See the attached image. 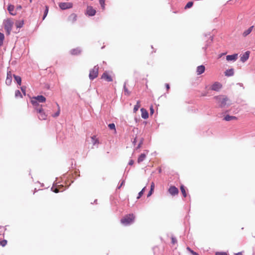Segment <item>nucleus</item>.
<instances>
[{
    "instance_id": "nucleus-33",
    "label": "nucleus",
    "mask_w": 255,
    "mask_h": 255,
    "mask_svg": "<svg viewBox=\"0 0 255 255\" xmlns=\"http://www.w3.org/2000/svg\"><path fill=\"white\" fill-rule=\"evenodd\" d=\"M4 38V34L0 32V46H1L3 44Z\"/></svg>"
},
{
    "instance_id": "nucleus-37",
    "label": "nucleus",
    "mask_w": 255,
    "mask_h": 255,
    "mask_svg": "<svg viewBox=\"0 0 255 255\" xmlns=\"http://www.w3.org/2000/svg\"><path fill=\"white\" fill-rule=\"evenodd\" d=\"M105 0H99V3L102 8L103 9H105Z\"/></svg>"
},
{
    "instance_id": "nucleus-51",
    "label": "nucleus",
    "mask_w": 255,
    "mask_h": 255,
    "mask_svg": "<svg viewBox=\"0 0 255 255\" xmlns=\"http://www.w3.org/2000/svg\"><path fill=\"white\" fill-rule=\"evenodd\" d=\"M125 181L124 180H123L122 183H121V184L118 186V188H120L124 184Z\"/></svg>"
},
{
    "instance_id": "nucleus-32",
    "label": "nucleus",
    "mask_w": 255,
    "mask_h": 255,
    "mask_svg": "<svg viewBox=\"0 0 255 255\" xmlns=\"http://www.w3.org/2000/svg\"><path fill=\"white\" fill-rule=\"evenodd\" d=\"M24 22L23 21H18L16 22V25L17 28H21L23 25Z\"/></svg>"
},
{
    "instance_id": "nucleus-47",
    "label": "nucleus",
    "mask_w": 255,
    "mask_h": 255,
    "mask_svg": "<svg viewBox=\"0 0 255 255\" xmlns=\"http://www.w3.org/2000/svg\"><path fill=\"white\" fill-rule=\"evenodd\" d=\"M154 188V183L152 182L150 186V189H152V191H153Z\"/></svg>"
},
{
    "instance_id": "nucleus-40",
    "label": "nucleus",
    "mask_w": 255,
    "mask_h": 255,
    "mask_svg": "<svg viewBox=\"0 0 255 255\" xmlns=\"http://www.w3.org/2000/svg\"><path fill=\"white\" fill-rule=\"evenodd\" d=\"M6 243L7 241L6 240H3L0 242V244L2 247H4L6 245Z\"/></svg>"
},
{
    "instance_id": "nucleus-44",
    "label": "nucleus",
    "mask_w": 255,
    "mask_h": 255,
    "mask_svg": "<svg viewBox=\"0 0 255 255\" xmlns=\"http://www.w3.org/2000/svg\"><path fill=\"white\" fill-rule=\"evenodd\" d=\"M153 193L152 189H150V191H149L148 194H147V197L150 196Z\"/></svg>"
},
{
    "instance_id": "nucleus-6",
    "label": "nucleus",
    "mask_w": 255,
    "mask_h": 255,
    "mask_svg": "<svg viewBox=\"0 0 255 255\" xmlns=\"http://www.w3.org/2000/svg\"><path fill=\"white\" fill-rule=\"evenodd\" d=\"M99 67L96 65L94 68L90 71L89 78L90 80H93L97 77L98 75Z\"/></svg>"
},
{
    "instance_id": "nucleus-2",
    "label": "nucleus",
    "mask_w": 255,
    "mask_h": 255,
    "mask_svg": "<svg viewBox=\"0 0 255 255\" xmlns=\"http://www.w3.org/2000/svg\"><path fill=\"white\" fill-rule=\"evenodd\" d=\"M45 101L46 98L42 95L33 97L31 99V103L34 108L41 107V106L39 105L38 102L43 103Z\"/></svg>"
},
{
    "instance_id": "nucleus-45",
    "label": "nucleus",
    "mask_w": 255,
    "mask_h": 255,
    "mask_svg": "<svg viewBox=\"0 0 255 255\" xmlns=\"http://www.w3.org/2000/svg\"><path fill=\"white\" fill-rule=\"evenodd\" d=\"M133 163H134V161L132 159L130 160L128 162V164L130 165H133Z\"/></svg>"
},
{
    "instance_id": "nucleus-15",
    "label": "nucleus",
    "mask_w": 255,
    "mask_h": 255,
    "mask_svg": "<svg viewBox=\"0 0 255 255\" xmlns=\"http://www.w3.org/2000/svg\"><path fill=\"white\" fill-rule=\"evenodd\" d=\"M102 78L105 79L108 82H112L113 81V79L112 77L109 75L107 72H104L102 76Z\"/></svg>"
},
{
    "instance_id": "nucleus-21",
    "label": "nucleus",
    "mask_w": 255,
    "mask_h": 255,
    "mask_svg": "<svg viewBox=\"0 0 255 255\" xmlns=\"http://www.w3.org/2000/svg\"><path fill=\"white\" fill-rule=\"evenodd\" d=\"M14 6L12 4H9L7 7V10L9 13L12 15H16V12H13Z\"/></svg>"
},
{
    "instance_id": "nucleus-13",
    "label": "nucleus",
    "mask_w": 255,
    "mask_h": 255,
    "mask_svg": "<svg viewBox=\"0 0 255 255\" xmlns=\"http://www.w3.org/2000/svg\"><path fill=\"white\" fill-rule=\"evenodd\" d=\"M65 189H63V186L62 185H57L56 187H54V186L51 188V190L57 193L60 191H63Z\"/></svg>"
},
{
    "instance_id": "nucleus-7",
    "label": "nucleus",
    "mask_w": 255,
    "mask_h": 255,
    "mask_svg": "<svg viewBox=\"0 0 255 255\" xmlns=\"http://www.w3.org/2000/svg\"><path fill=\"white\" fill-rule=\"evenodd\" d=\"M58 5L61 9L65 10L72 8L73 4L71 2H60Z\"/></svg>"
},
{
    "instance_id": "nucleus-59",
    "label": "nucleus",
    "mask_w": 255,
    "mask_h": 255,
    "mask_svg": "<svg viewBox=\"0 0 255 255\" xmlns=\"http://www.w3.org/2000/svg\"><path fill=\"white\" fill-rule=\"evenodd\" d=\"M30 2H32V0H29Z\"/></svg>"
},
{
    "instance_id": "nucleus-28",
    "label": "nucleus",
    "mask_w": 255,
    "mask_h": 255,
    "mask_svg": "<svg viewBox=\"0 0 255 255\" xmlns=\"http://www.w3.org/2000/svg\"><path fill=\"white\" fill-rule=\"evenodd\" d=\"M56 105L58 107V111L55 114L52 115V117L54 118H56V117H57L58 116H59V114H60V107H59V105L57 103H56Z\"/></svg>"
},
{
    "instance_id": "nucleus-57",
    "label": "nucleus",
    "mask_w": 255,
    "mask_h": 255,
    "mask_svg": "<svg viewBox=\"0 0 255 255\" xmlns=\"http://www.w3.org/2000/svg\"><path fill=\"white\" fill-rule=\"evenodd\" d=\"M97 200H95L94 201V203H96V202H97Z\"/></svg>"
},
{
    "instance_id": "nucleus-49",
    "label": "nucleus",
    "mask_w": 255,
    "mask_h": 255,
    "mask_svg": "<svg viewBox=\"0 0 255 255\" xmlns=\"http://www.w3.org/2000/svg\"><path fill=\"white\" fill-rule=\"evenodd\" d=\"M21 8H22V6H21L20 5H17V6H16V10H20V9H21Z\"/></svg>"
},
{
    "instance_id": "nucleus-9",
    "label": "nucleus",
    "mask_w": 255,
    "mask_h": 255,
    "mask_svg": "<svg viewBox=\"0 0 255 255\" xmlns=\"http://www.w3.org/2000/svg\"><path fill=\"white\" fill-rule=\"evenodd\" d=\"M12 75L11 72L9 71L7 72L6 79L5 80V84L9 86L11 85L12 82Z\"/></svg>"
},
{
    "instance_id": "nucleus-26",
    "label": "nucleus",
    "mask_w": 255,
    "mask_h": 255,
    "mask_svg": "<svg viewBox=\"0 0 255 255\" xmlns=\"http://www.w3.org/2000/svg\"><path fill=\"white\" fill-rule=\"evenodd\" d=\"M253 28L254 26H252L250 27H249L247 30H245L243 33V36H246L248 35H249L253 30Z\"/></svg>"
},
{
    "instance_id": "nucleus-50",
    "label": "nucleus",
    "mask_w": 255,
    "mask_h": 255,
    "mask_svg": "<svg viewBox=\"0 0 255 255\" xmlns=\"http://www.w3.org/2000/svg\"><path fill=\"white\" fill-rule=\"evenodd\" d=\"M208 46H209V44H206L205 46L203 48L205 51L206 50V49H207V47H208Z\"/></svg>"
},
{
    "instance_id": "nucleus-22",
    "label": "nucleus",
    "mask_w": 255,
    "mask_h": 255,
    "mask_svg": "<svg viewBox=\"0 0 255 255\" xmlns=\"http://www.w3.org/2000/svg\"><path fill=\"white\" fill-rule=\"evenodd\" d=\"M234 71L232 68L227 70L225 72V76L228 77L232 76L234 75Z\"/></svg>"
},
{
    "instance_id": "nucleus-38",
    "label": "nucleus",
    "mask_w": 255,
    "mask_h": 255,
    "mask_svg": "<svg viewBox=\"0 0 255 255\" xmlns=\"http://www.w3.org/2000/svg\"><path fill=\"white\" fill-rule=\"evenodd\" d=\"M215 255H228V254L226 252H218L216 253Z\"/></svg>"
},
{
    "instance_id": "nucleus-30",
    "label": "nucleus",
    "mask_w": 255,
    "mask_h": 255,
    "mask_svg": "<svg viewBox=\"0 0 255 255\" xmlns=\"http://www.w3.org/2000/svg\"><path fill=\"white\" fill-rule=\"evenodd\" d=\"M139 107H140L139 101H138L136 103V104L135 105H134V106L133 112L134 113L136 112V111L138 110Z\"/></svg>"
},
{
    "instance_id": "nucleus-54",
    "label": "nucleus",
    "mask_w": 255,
    "mask_h": 255,
    "mask_svg": "<svg viewBox=\"0 0 255 255\" xmlns=\"http://www.w3.org/2000/svg\"><path fill=\"white\" fill-rule=\"evenodd\" d=\"M141 146V144H140L139 143H138L137 146L136 147V149L140 148Z\"/></svg>"
},
{
    "instance_id": "nucleus-55",
    "label": "nucleus",
    "mask_w": 255,
    "mask_h": 255,
    "mask_svg": "<svg viewBox=\"0 0 255 255\" xmlns=\"http://www.w3.org/2000/svg\"><path fill=\"white\" fill-rule=\"evenodd\" d=\"M136 138H135L133 141V143L135 144L136 143Z\"/></svg>"
},
{
    "instance_id": "nucleus-23",
    "label": "nucleus",
    "mask_w": 255,
    "mask_h": 255,
    "mask_svg": "<svg viewBox=\"0 0 255 255\" xmlns=\"http://www.w3.org/2000/svg\"><path fill=\"white\" fill-rule=\"evenodd\" d=\"M77 20V15L75 13H72L68 17V20L74 22Z\"/></svg>"
},
{
    "instance_id": "nucleus-1",
    "label": "nucleus",
    "mask_w": 255,
    "mask_h": 255,
    "mask_svg": "<svg viewBox=\"0 0 255 255\" xmlns=\"http://www.w3.org/2000/svg\"><path fill=\"white\" fill-rule=\"evenodd\" d=\"M214 99L216 100L220 108H224L226 106L231 105L230 100L226 96L220 95L215 97Z\"/></svg>"
},
{
    "instance_id": "nucleus-43",
    "label": "nucleus",
    "mask_w": 255,
    "mask_h": 255,
    "mask_svg": "<svg viewBox=\"0 0 255 255\" xmlns=\"http://www.w3.org/2000/svg\"><path fill=\"white\" fill-rule=\"evenodd\" d=\"M187 249L191 251V252L192 253L193 255H199V254L198 253H196V252H194L193 251L190 250L189 248H187Z\"/></svg>"
},
{
    "instance_id": "nucleus-5",
    "label": "nucleus",
    "mask_w": 255,
    "mask_h": 255,
    "mask_svg": "<svg viewBox=\"0 0 255 255\" xmlns=\"http://www.w3.org/2000/svg\"><path fill=\"white\" fill-rule=\"evenodd\" d=\"M13 22L11 19H7L3 21L4 29L6 33L9 34L12 29Z\"/></svg>"
},
{
    "instance_id": "nucleus-31",
    "label": "nucleus",
    "mask_w": 255,
    "mask_h": 255,
    "mask_svg": "<svg viewBox=\"0 0 255 255\" xmlns=\"http://www.w3.org/2000/svg\"><path fill=\"white\" fill-rule=\"evenodd\" d=\"M181 191L184 197H186L187 195L186 193V191L184 188V186L183 185H181L180 187Z\"/></svg>"
},
{
    "instance_id": "nucleus-24",
    "label": "nucleus",
    "mask_w": 255,
    "mask_h": 255,
    "mask_svg": "<svg viewBox=\"0 0 255 255\" xmlns=\"http://www.w3.org/2000/svg\"><path fill=\"white\" fill-rule=\"evenodd\" d=\"M237 118L236 117L233 116H230L228 115L226 116L224 118V120H225L226 121H230L232 120H237Z\"/></svg>"
},
{
    "instance_id": "nucleus-27",
    "label": "nucleus",
    "mask_w": 255,
    "mask_h": 255,
    "mask_svg": "<svg viewBox=\"0 0 255 255\" xmlns=\"http://www.w3.org/2000/svg\"><path fill=\"white\" fill-rule=\"evenodd\" d=\"M127 82H125L124 85V91L125 95H129L130 94V92L128 90V88L126 87Z\"/></svg>"
},
{
    "instance_id": "nucleus-8",
    "label": "nucleus",
    "mask_w": 255,
    "mask_h": 255,
    "mask_svg": "<svg viewBox=\"0 0 255 255\" xmlns=\"http://www.w3.org/2000/svg\"><path fill=\"white\" fill-rule=\"evenodd\" d=\"M96 10L93 8L91 6H88L86 10V14L90 16H92L95 15Z\"/></svg>"
},
{
    "instance_id": "nucleus-53",
    "label": "nucleus",
    "mask_w": 255,
    "mask_h": 255,
    "mask_svg": "<svg viewBox=\"0 0 255 255\" xmlns=\"http://www.w3.org/2000/svg\"><path fill=\"white\" fill-rule=\"evenodd\" d=\"M234 255H243V254L242 252H239L238 253L235 254Z\"/></svg>"
},
{
    "instance_id": "nucleus-46",
    "label": "nucleus",
    "mask_w": 255,
    "mask_h": 255,
    "mask_svg": "<svg viewBox=\"0 0 255 255\" xmlns=\"http://www.w3.org/2000/svg\"><path fill=\"white\" fill-rule=\"evenodd\" d=\"M150 112L151 114H153L154 113V109L152 107L150 108Z\"/></svg>"
},
{
    "instance_id": "nucleus-16",
    "label": "nucleus",
    "mask_w": 255,
    "mask_h": 255,
    "mask_svg": "<svg viewBox=\"0 0 255 255\" xmlns=\"http://www.w3.org/2000/svg\"><path fill=\"white\" fill-rule=\"evenodd\" d=\"M147 153H148V151H146L145 153H144V152L142 153L139 156V157H138V159H137V162L138 163H139L142 162L143 160H144V159H145V158L146 157Z\"/></svg>"
},
{
    "instance_id": "nucleus-35",
    "label": "nucleus",
    "mask_w": 255,
    "mask_h": 255,
    "mask_svg": "<svg viewBox=\"0 0 255 255\" xmlns=\"http://www.w3.org/2000/svg\"><path fill=\"white\" fill-rule=\"evenodd\" d=\"M145 187L142 188V189L138 193V196L137 197V199H138L140 198V197L143 194L144 191H145Z\"/></svg>"
},
{
    "instance_id": "nucleus-12",
    "label": "nucleus",
    "mask_w": 255,
    "mask_h": 255,
    "mask_svg": "<svg viewBox=\"0 0 255 255\" xmlns=\"http://www.w3.org/2000/svg\"><path fill=\"white\" fill-rule=\"evenodd\" d=\"M168 192L171 195L175 196L178 193L179 191L177 188H176L175 186H171L169 188Z\"/></svg>"
},
{
    "instance_id": "nucleus-56",
    "label": "nucleus",
    "mask_w": 255,
    "mask_h": 255,
    "mask_svg": "<svg viewBox=\"0 0 255 255\" xmlns=\"http://www.w3.org/2000/svg\"><path fill=\"white\" fill-rule=\"evenodd\" d=\"M239 84L240 85V86H242L243 85L242 83H239Z\"/></svg>"
},
{
    "instance_id": "nucleus-14",
    "label": "nucleus",
    "mask_w": 255,
    "mask_h": 255,
    "mask_svg": "<svg viewBox=\"0 0 255 255\" xmlns=\"http://www.w3.org/2000/svg\"><path fill=\"white\" fill-rule=\"evenodd\" d=\"M238 58V54H234L233 55H229L226 56V60L228 61H235Z\"/></svg>"
},
{
    "instance_id": "nucleus-19",
    "label": "nucleus",
    "mask_w": 255,
    "mask_h": 255,
    "mask_svg": "<svg viewBox=\"0 0 255 255\" xmlns=\"http://www.w3.org/2000/svg\"><path fill=\"white\" fill-rule=\"evenodd\" d=\"M140 111L141 112V117L144 119H147L148 118V113L147 111L143 108H141Z\"/></svg>"
},
{
    "instance_id": "nucleus-20",
    "label": "nucleus",
    "mask_w": 255,
    "mask_h": 255,
    "mask_svg": "<svg viewBox=\"0 0 255 255\" xmlns=\"http://www.w3.org/2000/svg\"><path fill=\"white\" fill-rule=\"evenodd\" d=\"M92 139V142L93 145L96 146L98 147V145L99 144V139L96 138V135H93L91 137Z\"/></svg>"
},
{
    "instance_id": "nucleus-4",
    "label": "nucleus",
    "mask_w": 255,
    "mask_h": 255,
    "mask_svg": "<svg viewBox=\"0 0 255 255\" xmlns=\"http://www.w3.org/2000/svg\"><path fill=\"white\" fill-rule=\"evenodd\" d=\"M35 111L38 114V118L40 120H45L47 115L44 112L42 107L34 108Z\"/></svg>"
},
{
    "instance_id": "nucleus-36",
    "label": "nucleus",
    "mask_w": 255,
    "mask_h": 255,
    "mask_svg": "<svg viewBox=\"0 0 255 255\" xmlns=\"http://www.w3.org/2000/svg\"><path fill=\"white\" fill-rule=\"evenodd\" d=\"M193 2L192 1L188 2L185 6V9H187L193 6Z\"/></svg>"
},
{
    "instance_id": "nucleus-25",
    "label": "nucleus",
    "mask_w": 255,
    "mask_h": 255,
    "mask_svg": "<svg viewBox=\"0 0 255 255\" xmlns=\"http://www.w3.org/2000/svg\"><path fill=\"white\" fill-rule=\"evenodd\" d=\"M14 80L17 83L18 85H20L21 84V78L20 76L15 75H13Z\"/></svg>"
},
{
    "instance_id": "nucleus-17",
    "label": "nucleus",
    "mask_w": 255,
    "mask_h": 255,
    "mask_svg": "<svg viewBox=\"0 0 255 255\" xmlns=\"http://www.w3.org/2000/svg\"><path fill=\"white\" fill-rule=\"evenodd\" d=\"M205 68L204 65H200L197 67L196 72L197 75H201L205 71Z\"/></svg>"
},
{
    "instance_id": "nucleus-48",
    "label": "nucleus",
    "mask_w": 255,
    "mask_h": 255,
    "mask_svg": "<svg viewBox=\"0 0 255 255\" xmlns=\"http://www.w3.org/2000/svg\"><path fill=\"white\" fill-rule=\"evenodd\" d=\"M143 141H144V138L143 137L141 138L140 140V141H139V144H142L143 142Z\"/></svg>"
},
{
    "instance_id": "nucleus-18",
    "label": "nucleus",
    "mask_w": 255,
    "mask_h": 255,
    "mask_svg": "<svg viewBox=\"0 0 255 255\" xmlns=\"http://www.w3.org/2000/svg\"><path fill=\"white\" fill-rule=\"evenodd\" d=\"M81 52V49L79 47L70 50V53L73 55H76L80 54Z\"/></svg>"
},
{
    "instance_id": "nucleus-10",
    "label": "nucleus",
    "mask_w": 255,
    "mask_h": 255,
    "mask_svg": "<svg viewBox=\"0 0 255 255\" xmlns=\"http://www.w3.org/2000/svg\"><path fill=\"white\" fill-rule=\"evenodd\" d=\"M250 52L247 51L241 55L240 60L242 62H245L249 58Z\"/></svg>"
},
{
    "instance_id": "nucleus-41",
    "label": "nucleus",
    "mask_w": 255,
    "mask_h": 255,
    "mask_svg": "<svg viewBox=\"0 0 255 255\" xmlns=\"http://www.w3.org/2000/svg\"><path fill=\"white\" fill-rule=\"evenodd\" d=\"M20 89L23 93V94L25 95H26V87L22 86L20 87Z\"/></svg>"
},
{
    "instance_id": "nucleus-39",
    "label": "nucleus",
    "mask_w": 255,
    "mask_h": 255,
    "mask_svg": "<svg viewBox=\"0 0 255 255\" xmlns=\"http://www.w3.org/2000/svg\"><path fill=\"white\" fill-rule=\"evenodd\" d=\"M108 127H109V128L111 129H116L115 125V124L114 123L110 124L108 125Z\"/></svg>"
},
{
    "instance_id": "nucleus-34",
    "label": "nucleus",
    "mask_w": 255,
    "mask_h": 255,
    "mask_svg": "<svg viewBox=\"0 0 255 255\" xmlns=\"http://www.w3.org/2000/svg\"><path fill=\"white\" fill-rule=\"evenodd\" d=\"M15 97L16 98H18V97H20V98H22V95L21 94V92H20L19 90H16L15 92Z\"/></svg>"
},
{
    "instance_id": "nucleus-11",
    "label": "nucleus",
    "mask_w": 255,
    "mask_h": 255,
    "mask_svg": "<svg viewBox=\"0 0 255 255\" xmlns=\"http://www.w3.org/2000/svg\"><path fill=\"white\" fill-rule=\"evenodd\" d=\"M222 88V85L218 82H215L211 86V89L213 91H219Z\"/></svg>"
},
{
    "instance_id": "nucleus-3",
    "label": "nucleus",
    "mask_w": 255,
    "mask_h": 255,
    "mask_svg": "<svg viewBox=\"0 0 255 255\" xmlns=\"http://www.w3.org/2000/svg\"><path fill=\"white\" fill-rule=\"evenodd\" d=\"M135 217L132 214H128L124 218L121 220V223L125 225L128 226L134 222Z\"/></svg>"
},
{
    "instance_id": "nucleus-29",
    "label": "nucleus",
    "mask_w": 255,
    "mask_h": 255,
    "mask_svg": "<svg viewBox=\"0 0 255 255\" xmlns=\"http://www.w3.org/2000/svg\"><path fill=\"white\" fill-rule=\"evenodd\" d=\"M48 10H49L48 6L47 5H46L44 14H43V18H42L43 20H44L45 18V17H46V16L48 14Z\"/></svg>"
},
{
    "instance_id": "nucleus-52",
    "label": "nucleus",
    "mask_w": 255,
    "mask_h": 255,
    "mask_svg": "<svg viewBox=\"0 0 255 255\" xmlns=\"http://www.w3.org/2000/svg\"><path fill=\"white\" fill-rule=\"evenodd\" d=\"M165 87H166L167 90H168L170 88V86L168 84H165Z\"/></svg>"
},
{
    "instance_id": "nucleus-42",
    "label": "nucleus",
    "mask_w": 255,
    "mask_h": 255,
    "mask_svg": "<svg viewBox=\"0 0 255 255\" xmlns=\"http://www.w3.org/2000/svg\"><path fill=\"white\" fill-rule=\"evenodd\" d=\"M171 240H172V243L173 244H174L177 243V240L175 237L174 236H172L171 237Z\"/></svg>"
},
{
    "instance_id": "nucleus-58",
    "label": "nucleus",
    "mask_w": 255,
    "mask_h": 255,
    "mask_svg": "<svg viewBox=\"0 0 255 255\" xmlns=\"http://www.w3.org/2000/svg\"><path fill=\"white\" fill-rule=\"evenodd\" d=\"M210 37H211V38H211V41H212V40H213V37L211 36Z\"/></svg>"
}]
</instances>
